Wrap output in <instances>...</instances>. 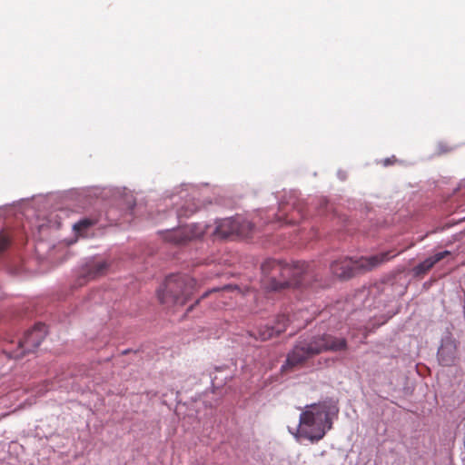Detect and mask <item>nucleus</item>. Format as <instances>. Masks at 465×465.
Here are the masks:
<instances>
[{"mask_svg":"<svg viewBox=\"0 0 465 465\" xmlns=\"http://www.w3.org/2000/svg\"><path fill=\"white\" fill-rule=\"evenodd\" d=\"M338 412L337 401L331 398L306 405L299 419L301 435L312 442L321 440L331 429L332 417Z\"/></svg>","mask_w":465,"mask_h":465,"instance_id":"f257e3e1","label":"nucleus"},{"mask_svg":"<svg viewBox=\"0 0 465 465\" xmlns=\"http://www.w3.org/2000/svg\"><path fill=\"white\" fill-rule=\"evenodd\" d=\"M307 264L297 262L288 264L282 261L270 259L262 264V284L270 291H280L290 286H300L303 282V274Z\"/></svg>","mask_w":465,"mask_h":465,"instance_id":"f03ea898","label":"nucleus"},{"mask_svg":"<svg viewBox=\"0 0 465 465\" xmlns=\"http://www.w3.org/2000/svg\"><path fill=\"white\" fill-rule=\"evenodd\" d=\"M347 348V341L344 338L333 337L331 334L312 336L299 341L292 350L288 353L282 371L286 368H293L307 359L322 351H339Z\"/></svg>","mask_w":465,"mask_h":465,"instance_id":"7ed1b4c3","label":"nucleus"},{"mask_svg":"<svg viewBox=\"0 0 465 465\" xmlns=\"http://www.w3.org/2000/svg\"><path fill=\"white\" fill-rule=\"evenodd\" d=\"M195 286L196 281L187 274H171L157 291V297L166 306H183L193 293Z\"/></svg>","mask_w":465,"mask_h":465,"instance_id":"20e7f679","label":"nucleus"},{"mask_svg":"<svg viewBox=\"0 0 465 465\" xmlns=\"http://www.w3.org/2000/svg\"><path fill=\"white\" fill-rule=\"evenodd\" d=\"M391 258L389 252H381L368 257H360L352 259L351 257H341L331 263V273L341 280H348L355 275L371 271L377 266L388 262Z\"/></svg>","mask_w":465,"mask_h":465,"instance_id":"39448f33","label":"nucleus"},{"mask_svg":"<svg viewBox=\"0 0 465 465\" xmlns=\"http://www.w3.org/2000/svg\"><path fill=\"white\" fill-rule=\"evenodd\" d=\"M47 333V327L44 323H36L33 329L28 330L22 339L18 340L15 350L5 348L4 353L8 358L20 359L26 353L33 352L43 341Z\"/></svg>","mask_w":465,"mask_h":465,"instance_id":"423d86ee","label":"nucleus"},{"mask_svg":"<svg viewBox=\"0 0 465 465\" xmlns=\"http://www.w3.org/2000/svg\"><path fill=\"white\" fill-rule=\"evenodd\" d=\"M205 232V227L198 224L192 223L180 226L175 229L160 231L159 234L162 239L173 245H183L187 242L202 237Z\"/></svg>","mask_w":465,"mask_h":465,"instance_id":"0eeeda50","label":"nucleus"},{"mask_svg":"<svg viewBox=\"0 0 465 465\" xmlns=\"http://www.w3.org/2000/svg\"><path fill=\"white\" fill-rule=\"evenodd\" d=\"M253 229V224L245 218L236 215L234 217L224 218L217 222L215 234L222 238H227L232 235L246 236Z\"/></svg>","mask_w":465,"mask_h":465,"instance_id":"6e6552de","label":"nucleus"},{"mask_svg":"<svg viewBox=\"0 0 465 465\" xmlns=\"http://www.w3.org/2000/svg\"><path fill=\"white\" fill-rule=\"evenodd\" d=\"M289 322L290 319L288 316L285 314L278 315L272 325L269 323L260 325L257 327L256 331L252 332V335L255 339H260L262 341L270 340L285 331Z\"/></svg>","mask_w":465,"mask_h":465,"instance_id":"1a4fd4ad","label":"nucleus"},{"mask_svg":"<svg viewBox=\"0 0 465 465\" xmlns=\"http://www.w3.org/2000/svg\"><path fill=\"white\" fill-rule=\"evenodd\" d=\"M450 254V251H443L435 253L434 255L428 257L415 267H413L412 272L415 276H420L430 271L437 262L447 257Z\"/></svg>","mask_w":465,"mask_h":465,"instance_id":"9d476101","label":"nucleus"},{"mask_svg":"<svg viewBox=\"0 0 465 465\" xmlns=\"http://www.w3.org/2000/svg\"><path fill=\"white\" fill-rule=\"evenodd\" d=\"M438 360L443 366H451L456 360V348L452 341H446L438 350Z\"/></svg>","mask_w":465,"mask_h":465,"instance_id":"9b49d317","label":"nucleus"},{"mask_svg":"<svg viewBox=\"0 0 465 465\" xmlns=\"http://www.w3.org/2000/svg\"><path fill=\"white\" fill-rule=\"evenodd\" d=\"M293 210L289 216V214H286L284 212V205L282 203L280 204V212L281 214H275L272 220H266L264 223H273V222H282L284 223H295L298 222V218L302 219L303 218V214L302 213V210L299 206L295 205L294 203H292Z\"/></svg>","mask_w":465,"mask_h":465,"instance_id":"f8f14e48","label":"nucleus"},{"mask_svg":"<svg viewBox=\"0 0 465 465\" xmlns=\"http://www.w3.org/2000/svg\"><path fill=\"white\" fill-rule=\"evenodd\" d=\"M98 220L93 217H85L80 219L73 225V230L77 236H86L90 228L96 225Z\"/></svg>","mask_w":465,"mask_h":465,"instance_id":"ddd939ff","label":"nucleus"},{"mask_svg":"<svg viewBox=\"0 0 465 465\" xmlns=\"http://www.w3.org/2000/svg\"><path fill=\"white\" fill-rule=\"evenodd\" d=\"M108 263L105 261H97L88 266L87 276L88 278L94 279L99 277L106 272Z\"/></svg>","mask_w":465,"mask_h":465,"instance_id":"4468645a","label":"nucleus"},{"mask_svg":"<svg viewBox=\"0 0 465 465\" xmlns=\"http://www.w3.org/2000/svg\"><path fill=\"white\" fill-rule=\"evenodd\" d=\"M9 239L4 234H0V253L6 250V248L9 246Z\"/></svg>","mask_w":465,"mask_h":465,"instance_id":"2eb2a0df","label":"nucleus"},{"mask_svg":"<svg viewBox=\"0 0 465 465\" xmlns=\"http://www.w3.org/2000/svg\"><path fill=\"white\" fill-rule=\"evenodd\" d=\"M438 149H439V152L440 153H448L450 151H451L452 149L450 147H449L446 143H440L438 144Z\"/></svg>","mask_w":465,"mask_h":465,"instance_id":"dca6fc26","label":"nucleus"},{"mask_svg":"<svg viewBox=\"0 0 465 465\" xmlns=\"http://www.w3.org/2000/svg\"><path fill=\"white\" fill-rule=\"evenodd\" d=\"M392 163H393V161H392L391 158H386V159H384V161H383V164H384L385 166H388V165L391 164Z\"/></svg>","mask_w":465,"mask_h":465,"instance_id":"f3484780","label":"nucleus"},{"mask_svg":"<svg viewBox=\"0 0 465 465\" xmlns=\"http://www.w3.org/2000/svg\"><path fill=\"white\" fill-rule=\"evenodd\" d=\"M390 253L391 258L388 260L390 261L391 258L395 257L397 254H400V252H397V253L392 254L391 252H388Z\"/></svg>","mask_w":465,"mask_h":465,"instance_id":"a211bd4d","label":"nucleus"}]
</instances>
